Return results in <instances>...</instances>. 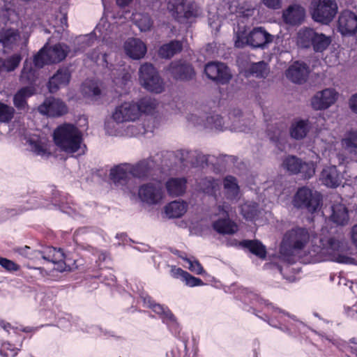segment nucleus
<instances>
[{
    "label": "nucleus",
    "mask_w": 357,
    "mask_h": 357,
    "mask_svg": "<svg viewBox=\"0 0 357 357\" xmlns=\"http://www.w3.org/2000/svg\"><path fill=\"white\" fill-rule=\"evenodd\" d=\"M319 245L313 244L309 251L312 262L333 261L342 264H353L354 259L348 253L347 244L334 237L321 238Z\"/></svg>",
    "instance_id": "1"
},
{
    "label": "nucleus",
    "mask_w": 357,
    "mask_h": 357,
    "mask_svg": "<svg viewBox=\"0 0 357 357\" xmlns=\"http://www.w3.org/2000/svg\"><path fill=\"white\" fill-rule=\"evenodd\" d=\"M53 139L56 146L67 153L85 151L82 132L73 124L63 123L58 126L54 131Z\"/></svg>",
    "instance_id": "2"
},
{
    "label": "nucleus",
    "mask_w": 357,
    "mask_h": 357,
    "mask_svg": "<svg viewBox=\"0 0 357 357\" xmlns=\"http://www.w3.org/2000/svg\"><path fill=\"white\" fill-rule=\"evenodd\" d=\"M310 239L307 229L296 227L287 231L280 244V253L284 260L291 261V257L300 254Z\"/></svg>",
    "instance_id": "3"
},
{
    "label": "nucleus",
    "mask_w": 357,
    "mask_h": 357,
    "mask_svg": "<svg viewBox=\"0 0 357 357\" xmlns=\"http://www.w3.org/2000/svg\"><path fill=\"white\" fill-rule=\"evenodd\" d=\"M332 42L331 37L311 28H303L297 33V43L302 48H312L315 52H323Z\"/></svg>",
    "instance_id": "4"
},
{
    "label": "nucleus",
    "mask_w": 357,
    "mask_h": 357,
    "mask_svg": "<svg viewBox=\"0 0 357 357\" xmlns=\"http://www.w3.org/2000/svg\"><path fill=\"white\" fill-rule=\"evenodd\" d=\"M113 121L105 123V129L109 135H115L114 123L119 124L124 122L134 121L139 119V108L134 102H125L116 106L112 113Z\"/></svg>",
    "instance_id": "5"
},
{
    "label": "nucleus",
    "mask_w": 357,
    "mask_h": 357,
    "mask_svg": "<svg viewBox=\"0 0 357 357\" xmlns=\"http://www.w3.org/2000/svg\"><path fill=\"white\" fill-rule=\"evenodd\" d=\"M69 51V47L64 43H58L52 46H49L47 43L34 56V65L37 68H42L46 64L61 62L66 59Z\"/></svg>",
    "instance_id": "6"
},
{
    "label": "nucleus",
    "mask_w": 357,
    "mask_h": 357,
    "mask_svg": "<svg viewBox=\"0 0 357 357\" xmlns=\"http://www.w3.org/2000/svg\"><path fill=\"white\" fill-rule=\"evenodd\" d=\"M167 10L174 18L181 22L197 17L202 13L200 8L195 2L187 0H169Z\"/></svg>",
    "instance_id": "7"
},
{
    "label": "nucleus",
    "mask_w": 357,
    "mask_h": 357,
    "mask_svg": "<svg viewBox=\"0 0 357 357\" xmlns=\"http://www.w3.org/2000/svg\"><path fill=\"white\" fill-rule=\"evenodd\" d=\"M273 40V36L268 33L264 28L255 27L245 36L237 33L235 46L241 48L248 45L254 48L264 47Z\"/></svg>",
    "instance_id": "8"
},
{
    "label": "nucleus",
    "mask_w": 357,
    "mask_h": 357,
    "mask_svg": "<svg viewBox=\"0 0 357 357\" xmlns=\"http://www.w3.org/2000/svg\"><path fill=\"white\" fill-rule=\"evenodd\" d=\"M139 82L146 90L160 93L165 89L163 80L152 64L144 63L139 68Z\"/></svg>",
    "instance_id": "9"
},
{
    "label": "nucleus",
    "mask_w": 357,
    "mask_h": 357,
    "mask_svg": "<svg viewBox=\"0 0 357 357\" xmlns=\"http://www.w3.org/2000/svg\"><path fill=\"white\" fill-rule=\"evenodd\" d=\"M311 14L312 19L322 24L330 23L337 12V5L335 0H313Z\"/></svg>",
    "instance_id": "10"
},
{
    "label": "nucleus",
    "mask_w": 357,
    "mask_h": 357,
    "mask_svg": "<svg viewBox=\"0 0 357 357\" xmlns=\"http://www.w3.org/2000/svg\"><path fill=\"white\" fill-rule=\"evenodd\" d=\"M321 203L319 193L313 192L308 188H299L294 196L292 204L298 208H305L310 213L317 210Z\"/></svg>",
    "instance_id": "11"
},
{
    "label": "nucleus",
    "mask_w": 357,
    "mask_h": 357,
    "mask_svg": "<svg viewBox=\"0 0 357 357\" xmlns=\"http://www.w3.org/2000/svg\"><path fill=\"white\" fill-rule=\"evenodd\" d=\"M33 257L29 256L31 259H43L46 261L54 264L55 268L59 271H65L70 268L67 265L66 257L61 249H56L53 247H48L41 251L36 250L33 252Z\"/></svg>",
    "instance_id": "12"
},
{
    "label": "nucleus",
    "mask_w": 357,
    "mask_h": 357,
    "mask_svg": "<svg viewBox=\"0 0 357 357\" xmlns=\"http://www.w3.org/2000/svg\"><path fill=\"white\" fill-rule=\"evenodd\" d=\"M339 98V93L333 88L317 91L311 98L310 104L316 111L326 110L333 105Z\"/></svg>",
    "instance_id": "13"
},
{
    "label": "nucleus",
    "mask_w": 357,
    "mask_h": 357,
    "mask_svg": "<svg viewBox=\"0 0 357 357\" xmlns=\"http://www.w3.org/2000/svg\"><path fill=\"white\" fill-rule=\"evenodd\" d=\"M218 215H222L213 223V227L218 233L221 234H234L238 229V225L235 222L230 220L228 217L229 206L226 204L218 205L217 206Z\"/></svg>",
    "instance_id": "14"
},
{
    "label": "nucleus",
    "mask_w": 357,
    "mask_h": 357,
    "mask_svg": "<svg viewBox=\"0 0 357 357\" xmlns=\"http://www.w3.org/2000/svg\"><path fill=\"white\" fill-rule=\"evenodd\" d=\"M204 72L208 79L221 84L228 83L231 78L228 67L222 62L208 63L205 66Z\"/></svg>",
    "instance_id": "15"
},
{
    "label": "nucleus",
    "mask_w": 357,
    "mask_h": 357,
    "mask_svg": "<svg viewBox=\"0 0 357 357\" xmlns=\"http://www.w3.org/2000/svg\"><path fill=\"white\" fill-rule=\"evenodd\" d=\"M139 197L148 204H157L162 201L164 193L159 183H149L142 185L139 189Z\"/></svg>",
    "instance_id": "16"
},
{
    "label": "nucleus",
    "mask_w": 357,
    "mask_h": 357,
    "mask_svg": "<svg viewBox=\"0 0 357 357\" xmlns=\"http://www.w3.org/2000/svg\"><path fill=\"white\" fill-rule=\"evenodd\" d=\"M28 39V34H24L21 36L18 31L13 29H2L0 31V43L6 49L13 50L21 43L25 45Z\"/></svg>",
    "instance_id": "17"
},
{
    "label": "nucleus",
    "mask_w": 357,
    "mask_h": 357,
    "mask_svg": "<svg viewBox=\"0 0 357 357\" xmlns=\"http://www.w3.org/2000/svg\"><path fill=\"white\" fill-rule=\"evenodd\" d=\"M38 111L43 114L55 117L67 113L68 107L62 100L50 97L46 98L43 103L38 107Z\"/></svg>",
    "instance_id": "18"
},
{
    "label": "nucleus",
    "mask_w": 357,
    "mask_h": 357,
    "mask_svg": "<svg viewBox=\"0 0 357 357\" xmlns=\"http://www.w3.org/2000/svg\"><path fill=\"white\" fill-rule=\"evenodd\" d=\"M337 29L342 35L350 36L357 31V16L349 10H344L339 16Z\"/></svg>",
    "instance_id": "19"
},
{
    "label": "nucleus",
    "mask_w": 357,
    "mask_h": 357,
    "mask_svg": "<svg viewBox=\"0 0 357 357\" xmlns=\"http://www.w3.org/2000/svg\"><path fill=\"white\" fill-rule=\"evenodd\" d=\"M319 179L324 185L335 188L341 185L342 175L335 166H328L321 171Z\"/></svg>",
    "instance_id": "20"
},
{
    "label": "nucleus",
    "mask_w": 357,
    "mask_h": 357,
    "mask_svg": "<svg viewBox=\"0 0 357 357\" xmlns=\"http://www.w3.org/2000/svg\"><path fill=\"white\" fill-rule=\"evenodd\" d=\"M222 185L225 199L231 202H237L241 197L237 179L233 176H227L223 178Z\"/></svg>",
    "instance_id": "21"
},
{
    "label": "nucleus",
    "mask_w": 357,
    "mask_h": 357,
    "mask_svg": "<svg viewBox=\"0 0 357 357\" xmlns=\"http://www.w3.org/2000/svg\"><path fill=\"white\" fill-rule=\"evenodd\" d=\"M126 54L132 59H140L144 56L147 48L144 42L138 38H129L124 43Z\"/></svg>",
    "instance_id": "22"
},
{
    "label": "nucleus",
    "mask_w": 357,
    "mask_h": 357,
    "mask_svg": "<svg viewBox=\"0 0 357 357\" xmlns=\"http://www.w3.org/2000/svg\"><path fill=\"white\" fill-rule=\"evenodd\" d=\"M309 74L307 66L304 63L295 62L289 67L286 72L288 79L294 83L301 84L305 82Z\"/></svg>",
    "instance_id": "23"
},
{
    "label": "nucleus",
    "mask_w": 357,
    "mask_h": 357,
    "mask_svg": "<svg viewBox=\"0 0 357 357\" xmlns=\"http://www.w3.org/2000/svg\"><path fill=\"white\" fill-rule=\"evenodd\" d=\"M305 10L304 8L298 4L289 6L283 12L282 17L286 24L290 25L300 24L304 20Z\"/></svg>",
    "instance_id": "24"
},
{
    "label": "nucleus",
    "mask_w": 357,
    "mask_h": 357,
    "mask_svg": "<svg viewBox=\"0 0 357 357\" xmlns=\"http://www.w3.org/2000/svg\"><path fill=\"white\" fill-rule=\"evenodd\" d=\"M168 70L176 79L188 80L191 79L194 75V70L192 66L180 61L172 62Z\"/></svg>",
    "instance_id": "25"
},
{
    "label": "nucleus",
    "mask_w": 357,
    "mask_h": 357,
    "mask_svg": "<svg viewBox=\"0 0 357 357\" xmlns=\"http://www.w3.org/2000/svg\"><path fill=\"white\" fill-rule=\"evenodd\" d=\"M70 79V74L67 68H60L50 79L49 90L51 93H55L60 88L68 84Z\"/></svg>",
    "instance_id": "26"
},
{
    "label": "nucleus",
    "mask_w": 357,
    "mask_h": 357,
    "mask_svg": "<svg viewBox=\"0 0 357 357\" xmlns=\"http://www.w3.org/2000/svg\"><path fill=\"white\" fill-rule=\"evenodd\" d=\"M144 303L148 304V306L152 307L153 311L159 314L162 315L164 321L169 324L172 330L176 328L177 324L173 314L169 311V309L165 308L163 306L159 304H153L150 297H146L144 298Z\"/></svg>",
    "instance_id": "27"
},
{
    "label": "nucleus",
    "mask_w": 357,
    "mask_h": 357,
    "mask_svg": "<svg viewBox=\"0 0 357 357\" xmlns=\"http://www.w3.org/2000/svg\"><path fill=\"white\" fill-rule=\"evenodd\" d=\"M29 149L33 153L41 157L51 155L50 143L44 138H31L28 140Z\"/></svg>",
    "instance_id": "28"
},
{
    "label": "nucleus",
    "mask_w": 357,
    "mask_h": 357,
    "mask_svg": "<svg viewBox=\"0 0 357 357\" xmlns=\"http://www.w3.org/2000/svg\"><path fill=\"white\" fill-rule=\"evenodd\" d=\"M349 213L347 207L342 204H337L331 207L330 220L334 224L344 226L349 222Z\"/></svg>",
    "instance_id": "29"
},
{
    "label": "nucleus",
    "mask_w": 357,
    "mask_h": 357,
    "mask_svg": "<svg viewBox=\"0 0 357 357\" xmlns=\"http://www.w3.org/2000/svg\"><path fill=\"white\" fill-rule=\"evenodd\" d=\"M187 180L184 177L170 178L165 183L168 194L173 197L181 196L185 192Z\"/></svg>",
    "instance_id": "30"
},
{
    "label": "nucleus",
    "mask_w": 357,
    "mask_h": 357,
    "mask_svg": "<svg viewBox=\"0 0 357 357\" xmlns=\"http://www.w3.org/2000/svg\"><path fill=\"white\" fill-rule=\"evenodd\" d=\"M131 165L123 164L113 168L110 171V178L116 184L125 185L130 174H131Z\"/></svg>",
    "instance_id": "31"
},
{
    "label": "nucleus",
    "mask_w": 357,
    "mask_h": 357,
    "mask_svg": "<svg viewBox=\"0 0 357 357\" xmlns=\"http://www.w3.org/2000/svg\"><path fill=\"white\" fill-rule=\"evenodd\" d=\"M153 166L154 162L151 158L141 160L135 165H131V174L135 177L144 178Z\"/></svg>",
    "instance_id": "32"
},
{
    "label": "nucleus",
    "mask_w": 357,
    "mask_h": 357,
    "mask_svg": "<svg viewBox=\"0 0 357 357\" xmlns=\"http://www.w3.org/2000/svg\"><path fill=\"white\" fill-rule=\"evenodd\" d=\"M187 211V204L184 202L174 201L165 208L166 215L169 218H176L182 216Z\"/></svg>",
    "instance_id": "33"
},
{
    "label": "nucleus",
    "mask_w": 357,
    "mask_h": 357,
    "mask_svg": "<svg viewBox=\"0 0 357 357\" xmlns=\"http://www.w3.org/2000/svg\"><path fill=\"white\" fill-rule=\"evenodd\" d=\"M182 47V43L180 41L172 40L162 45L158 50V54L162 58L169 59L180 52Z\"/></svg>",
    "instance_id": "34"
},
{
    "label": "nucleus",
    "mask_w": 357,
    "mask_h": 357,
    "mask_svg": "<svg viewBox=\"0 0 357 357\" xmlns=\"http://www.w3.org/2000/svg\"><path fill=\"white\" fill-rule=\"evenodd\" d=\"M310 130L307 120H298L291 124L290 129L291 136L296 139L304 138Z\"/></svg>",
    "instance_id": "35"
},
{
    "label": "nucleus",
    "mask_w": 357,
    "mask_h": 357,
    "mask_svg": "<svg viewBox=\"0 0 357 357\" xmlns=\"http://www.w3.org/2000/svg\"><path fill=\"white\" fill-rule=\"evenodd\" d=\"M34 90L31 86L20 89L13 98V103L17 109H24L26 105V98L33 94Z\"/></svg>",
    "instance_id": "36"
},
{
    "label": "nucleus",
    "mask_w": 357,
    "mask_h": 357,
    "mask_svg": "<svg viewBox=\"0 0 357 357\" xmlns=\"http://www.w3.org/2000/svg\"><path fill=\"white\" fill-rule=\"evenodd\" d=\"M240 245L248 248L250 252L258 256L259 258L264 259L266 257V248L259 241L245 240L240 243Z\"/></svg>",
    "instance_id": "37"
},
{
    "label": "nucleus",
    "mask_w": 357,
    "mask_h": 357,
    "mask_svg": "<svg viewBox=\"0 0 357 357\" xmlns=\"http://www.w3.org/2000/svg\"><path fill=\"white\" fill-rule=\"evenodd\" d=\"M342 146L349 153H357V130L347 132L341 141Z\"/></svg>",
    "instance_id": "38"
},
{
    "label": "nucleus",
    "mask_w": 357,
    "mask_h": 357,
    "mask_svg": "<svg viewBox=\"0 0 357 357\" xmlns=\"http://www.w3.org/2000/svg\"><path fill=\"white\" fill-rule=\"evenodd\" d=\"M83 95L91 100H96L100 95V89L97 82L91 80L86 81L82 86Z\"/></svg>",
    "instance_id": "39"
},
{
    "label": "nucleus",
    "mask_w": 357,
    "mask_h": 357,
    "mask_svg": "<svg viewBox=\"0 0 357 357\" xmlns=\"http://www.w3.org/2000/svg\"><path fill=\"white\" fill-rule=\"evenodd\" d=\"M3 2L0 16L5 22H14L17 17L14 0H3Z\"/></svg>",
    "instance_id": "40"
},
{
    "label": "nucleus",
    "mask_w": 357,
    "mask_h": 357,
    "mask_svg": "<svg viewBox=\"0 0 357 357\" xmlns=\"http://www.w3.org/2000/svg\"><path fill=\"white\" fill-rule=\"evenodd\" d=\"M198 185L200 190L210 195H215L219 189L218 181L211 177L200 179Z\"/></svg>",
    "instance_id": "41"
},
{
    "label": "nucleus",
    "mask_w": 357,
    "mask_h": 357,
    "mask_svg": "<svg viewBox=\"0 0 357 357\" xmlns=\"http://www.w3.org/2000/svg\"><path fill=\"white\" fill-rule=\"evenodd\" d=\"M302 160L294 155H287L283 160L282 167L291 174H298L299 173L300 165Z\"/></svg>",
    "instance_id": "42"
},
{
    "label": "nucleus",
    "mask_w": 357,
    "mask_h": 357,
    "mask_svg": "<svg viewBox=\"0 0 357 357\" xmlns=\"http://www.w3.org/2000/svg\"><path fill=\"white\" fill-rule=\"evenodd\" d=\"M248 72L250 75L257 78H265L268 76L270 69L267 63L259 61L251 64Z\"/></svg>",
    "instance_id": "43"
},
{
    "label": "nucleus",
    "mask_w": 357,
    "mask_h": 357,
    "mask_svg": "<svg viewBox=\"0 0 357 357\" xmlns=\"http://www.w3.org/2000/svg\"><path fill=\"white\" fill-rule=\"evenodd\" d=\"M136 105L139 108V117L142 113L148 114L153 112L158 105V102L155 99L151 97H144L142 98L137 103H136Z\"/></svg>",
    "instance_id": "44"
},
{
    "label": "nucleus",
    "mask_w": 357,
    "mask_h": 357,
    "mask_svg": "<svg viewBox=\"0 0 357 357\" xmlns=\"http://www.w3.org/2000/svg\"><path fill=\"white\" fill-rule=\"evenodd\" d=\"M36 79V71L31 63L26 60L20 75V81L24 84L32 83Z\"/></svg>",
    "instance_id": "45"
},
{
    "label": "nucleus",
    "mask_w": 357,
    "mask_h": 357,
    "mask_svg": "<svg viewBox=\"0 0 357 357\" xmlns=\"http://www.w3.org/2000/svg\"><path fill=\"white\" fill-rule=\"evenodd\" d=\"M22 61V56L20 54H15L6 59H1L2 70L12 72L15 70Z\"/></svg>",
    "instance_id": "46"
},
{
    "label": "nucleus",
    "mask_w": 357,
    "mask_h": 357,
    "mask_svg": "<svg viewBox=\"0 0 357 357\" xmlns=\"http://www.w3.org/2000/svg\"><path fill=\"white\" fill-rule=\"evenodd\" d=\"M242 215L248 220H252L257 215L258 206L256 203L247 202L241 206Z\"/></svg>",
    "instance_id": "47"
},
{
    "label": "nucleus",
    "mask_w": 357,
    "mask_h": 357,
    "mask_svg": "<svg viewBox=\"0 0 357 357\" xmlns=\"http://www.w3.org/2000/svg\"><path fill=\"white\" fill-rule=\"evenodd\" d=\"M133 19L141 31H147L152 26V20L148 15L137 13L134 15Z\"/></svg>",
    "instance_id": "48"
},
{
    "label": "nucleus",
    "mask_w": 357,
    "mask_h": 357,
    "mask_svg": "<svg viewBox=\"0 0 357 357\" xmlns=\"http://www.w3.org/2000/svg\"><path fill=\"white\" fill-rule=\"evenodd\" d=\"M224 124L222 118L218 114H214L206 118V123L204 124V126L210 129L222 130L225 128Z\"/></svg>",
    "instance_id": "49"
},
{
    "label": "nucleus",
    "mask_w": 357,
    "mask_h": 357,
    "mask_svg": "<svg viewBox=\"0 0 357 357\" xmlns=\"http://www.w3.org/2000/svg\"><path fill=\"white\" fill-rule=\"evenodd\" d=\"M15 109L13 107L0 102V122L8 123L13 118Z\"/></svg>",
    "instance_id": "50"
},
{
    "label": "nucleus",
    "mask_w": 357,
    "mask_h": 357,
    "mask_svg": "<svg viewBox=\"0 0 357 357\" xmlns=\"http://www.w3.org/2000/svg\"><path fill=\"white\" fill-rule=\"evenodd\" d=\"M186 155H188L186 158H183L184 161L190 163L192 165H202L204 162H207V158L205 155H202L196 152L186 151Z\"/></svg>",
    "instance_id": "51"
},
{
    "label": "nucleus",
    "mask_w": 357,
    "mask_h": 357,
    "mask_svg": "<svg viewBox=\"0 0 357 357\" xmlns=\"http://www.w3.org/2000/svg\"><path fill=\"white\" fill-rule=\"evenodd\" d=\"M299 169V173L301 174V176L304 178H310L315 173V167L313 162H301V165H300Z\"/></svg>",
    "instance_id": "52"
},
{
    "label": "nucleus",
    "mask_w": 357,
    "mask_h": 357,
    "mask_svg": "<svg viewBox=\"0 0 357 357\" xmlns=\"http://www.w3.org/2000/svg\"><path fill=\"white\" fill-rule=\"evenodd\" d=\"M19 349L8 342L2 344L0 348V354L3 357H15L17 356Z\"/></svg>",
    "instance_id": "53"
},
{
    "label": "nucleus",
    "mask_w": 357,
    "mask_h": 357,
    "mask_svg": "<svg viewBox=\"0 0 357 357\" xmlns=\"http://www.w3.org/2000/svg\"><path fill=\"white\" fill-rule=\"evenodd\" d=\"M112 75L115 76V73L113 72ZM119 77H114L113 82L117 86L123 87L126 86L130 80V75L124 72V70H119Z\"/></svg>",
    "instance_id": "54"
},
{
    "label": "nucleus",
    "mask_w": 357,
    "mask_h": 357,
    "mask_svg": "<svg viewBox=\"0 0 357 357\" xmlns=\"http://www.w3.org/2000/svg\"><path fill=\"white\" fill-rule=\"evenodd\" d=\"M183 259L188 264V268L192 272L197 275H201L204 273L202 266L197 260H192L188 258H184Z\"/></svg>",
    "instance_id": "55"
},
{
    "label": "nucleus",
    "mask_w": 357,
    "mask_h": 357,
    "mask_svg": "<svg viewBox=\"0 0 357 357\" xmlns=\"http://www.w3.org/2000/svg\"><path fill=\"white\" fill-rule=\"evenodd\" d=\"M182 281L185 282V284L189 287H196L203 284L202 280L191 275L188 272L182 279Z\"/></svg>",
    "instance_id": "56"
},
{
    "label": "nucleus",
    "mask_w": 357,
    "mask_h": 357,
    "mask_svg": "<svg viewBox=\"0 0 357 357\" xmlns=\"http://www.w3.org/2000/svg\"><path fill=\"white\" fill-rule=\"evenodd\" d=\"M0 265L8 271H16L20 268L19 265L6 258H0Z\"/></svg>",
    "instance_id": "57"
},
{
    "label": "nucleus",
    "mask_w": 357,
    "mask_h": 357,
    "mask_svg": "<svg viewBox=\"0 0 357 357\" xmlns=\"http://www.w3.org/2000/svg\"><path fill=\"white\" fill-rule=\"evenodd\" d=\"M268 135L273 142H275V143L278 142L280 145L283 144V137L284 133L282 130L276 128L273 134L269 131Z\"/></svg>",
    "instance_id": "58"
},
{
    "label": "nucleus",
    "mask_w": 357,
    "mask_h": 357,
    "mask_svg": "<svg viewBox=\"0 0 357 357\" xmlns=\"http://www.w3.org/2000/svg\"><path fill=\"white\" fill-rule=\"evenodd\" d=\"M188 120L195 126H204V124L206 123V119L204 120V117L199 116L195 114L189 115Z\"/></svg>",
    "instance_id": "59"
},
{
    "label": "nucleus",
    "mask_w": 357,
    "mask_h": 357,
    "mask_svg": "<svg viewBox=\"0 0 357 357\" xmlns=\"http://www.w3.org/2000/svg\"><path fill=\"white\" fill-rule=\"evenodd\" d=\"M266 6L273 9H278L280 7V0H263Z\"/></svg>",
    "instance_id": "60"
},
{
    "label": "nucleus",
    "mask_w": 357,
    "mask_h": 357,
    "mask_svg": "<svg viewBox=\"0 0 357 357\" xmlns=\"http://www.w3.org/2000/svg\"><path fill=\"white\" fill-rule=\"evenodd\" d=\"M349 105L351 110L357 114V93L351 96L349 100Z\"/></svg>",
    "instance_id": "61"
},
{
    "label": "nucleus",
    "mask_w": 357,
    "mask_h": 357,
    "mask_svg": "<svg viewBox=\"0 0 357 357\" xmlns=\"http://www.w3.org/2000/svg\"><path fill=\"white\" fill-rule=\"evenodd\" d=\"M172 275L173 277L176 278H181V280L183 278L187 271H183L180 268H174L171 271Z\"/></svg>",
    "instance_id": "62"
},
{
    "label": "nucleus",
    "mask_w": 357,
    "mask_h": 357,
    "mask_svg": "<svg viewBox=\"0 0 357 357\" xmlns=\"http://www.w3.org/2000/svg\"><path fill=\"white\" fill-rule=\"evenodd\" d=\"M231 127H232L231 129L234 130L236 131H239V132L246 131L245 128H243L241 126V120L240 119L235 120L234 122V124L231 126Z\"/></svg>",
    "instance_id": "63"
},
{
    "label": "nucleus",
    "mask_w": 357,
    "mask_h": 357,
    "mask_svg": "<svg viewBox=\"0 0 357 357\" xmlns=\"http://www.w3.org/2000/svg\"><path fill=\"white\" fill-rule=\"evenodd\" d=\"M351 237L353 243L357 247V224L353 226L351 230Z\"/></svg>",
    "instance_id": "64"
}]
</instances>
